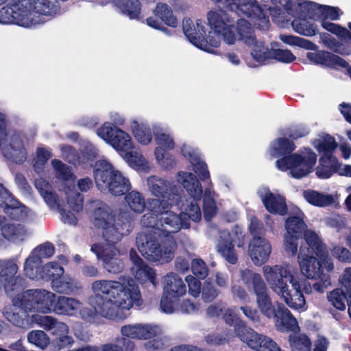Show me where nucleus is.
Segmentation results:
<instances>
[{"instance_id": "1", "label": "nucleus", "mask_w": 351, "mask_h": 351, "mask_svg": "<svg viewBox=\"0 0 351 351\" xmlns=\"http://www.w3.org/2000/svg\"><path fill=\"white\" fill-rule=\"evenodd\" d=\"M93 295L89 298L93 308L80 307V317L88 323H93L97 315L108 319H123V311L130 310L135 304H141L140 290L130 277L121 276L117 280H97L91 284Z\"/></svg>"}, {"instance_id": "2", "label": "nucleus", "mask_w": 351, "mask_h": 351, "mask_svg": "<svg viewBox=\"0 0 351 351\" xmlns=\"http://www.w3.org/2000/svg\"><path fill=\"white\" fill-rule=\"evenodd\" d=\"M208 24L211 29L206 35L201 21L194 27L191 19L183 21V31L188 40L197 48L213 53L212 47H218L221 40L227 45H235L237 41L252 43L254 40L251 23L244 19L237 21L223 10H210L207 13Z\"/></svg>"}, {"instance_id": "3", "label": "nucleus", "mask_w": 351, "mask_h": 351, "mask_svg": "<svg viewBox=\"0 0 351 351\" xmlns=\"http://www.w3.org/2000/svg\"><path fill=\"white\" fill-rule=\"evenodd\" d=\"M263 274L271 290L292 309L304 311L307 307L302 289L311 293V285L302 283L298 271L289 265H265Z\"/></svg>"}, {"instance_id": "4", "label": "nucleus", "mask_w": 351, "mask_h": 351, "mask_svg": "<svg viewBox=\"0 0 351 351\" xmlns=\"http://www.w3.org/2000/svg\"><path fill=\"white\" fill-rule=\"evenodd\" d=\"M295 149L292 141L286 138H278L271 143L269 154L272 158L283 156L276 162L279 170H289L291 177L302 178L313 171L317 155L309 148H303L297 153L290 154Z\"/></svg>"}, {"instance_id": "5", "label": "nucleus", "mask_w": 351, "mask_h": 351, "mask_svg": "<svg viewBox=\"0 0 351 351\" xmlns=\"http://www.w3.org/2000/svg\"><path fill=\"white\" fill-rule=\"evenodd\" d=\"M56 295L45 289H29L12 298V304L6 306L3 314L16 326L23 324L29 312L50 313L52 312Z\"/></svg>"}, {"instance_id": "6", "label": "nucleus", "mask_w": 351, "mask_h": 351, "mask_svg": "<svg viewBox=\"0 0 351 351\" xmlns=\"http://www.w3.org/2000/svg\"><path fill=\"white\" fill-rule=\"evenodd\" d=\"M132 219V215L125 208L110 211L103 207L95 210L94 213V225L102 230V236L106 242L104 244L105 246H114L128 234Z\"/></svg>"}, {"instance_id": "7", "label": "nucleus", "mask_w": 351, "mask_h": 351, "mask_svg": "<svg viewBox=\"0 0 351 351\" xmlns=\"http://www.w3.org/2000/svg\"><path fill=\"white\" fill-rule=\"evenodd\" d=\"M35 186L51 209H59L62 222L69 225L76 224L77 213L83 208V199L79 193L71 189L66 191L67 204L62 206L58 202L52 186L47 180L41 178L36 179Z\"/></svg>"}, {"instance_id": "8", "label": "nucleus", "mask_w": 351, "mask_h": 351, "mask_svg": "<svg viewBox=\"0 0 351 351\" xmlns=\"http://www.w3.org/2000/svg\"><path fill=\"white\" fill-rule=\"evenodd\" d=\"M147 189L156 198L148 200V208L152 212H160L171 208L173 205L180 206L182 189L175 182L158 176H150L146 179Z\"/></svg>"}, {"instance_id": "9", "label": "nucleus", "mask_w": 351, "mask_h": 351, "mask_svg": "<svg viewBox=\"0 0 351 351\" xmlns=\"http://www.w3.org/2000/svg\"><path fill=\"white\" fill-rule=\"evenodd\" d=\"M94 176L99 191L114 196L125 194L132 187L129 179L106 160L96 162Z\"/></svg>"}, {"instance_id": "10", "label": "nucleus", "mask_w": 351, "mask_h": 351, "mask_svg": "<svg viewBox=\"0 0 351 351\" xmlns=\"http://www.w3.org/2000/svg\"><path fill=\"white\" fill-rule=\"evenodd\" d=\"M158 233L141 232L136 237V245L141 254L149 261L167 263L173 258L177 245L175 241L168 239L160 243Z\"/></svg>"}, {"instance_id": "11", "label": "nucleus", "mask_w": 351, "mask_h": 351, "mask_svg": "<svg viewBox=\"0 0 351 351\" xmlns=\"http://www.w3.org/2000/svg\"><path fill=\"white\" fill-rule=\"evenodd\" d=\"M242 282L248 287H252L256 296V304L262 314L268 318L274 317L276 313L267 293V288L260 274L249 269L240 271Z\"/></svg>"}, {"instance_id": "12", "label": "nucleus", "mask_w": 351, "mask_h": 351, "mask_svg": "<svg viewBox=\"0 0 351 351\" xmlns=\"http://www.w3.org/2000/svg\"><path fill=\"white\" fill-rule=\"evenodd\" d=\"M28 3V0H9L8 4L0 9V23L31 27L43 23L38 16L25 8Z\"/></svg>"}, {"instance_id": "13", "label": "nucleus", "mask_w": 351, "mask_h": 351, "mask_svg": "<svg viewBox=\"0 0 351 351\" xmlns=\"http://www.w3.org/2000/svg\"><path fill=\"white\" fill-rule=\"evenodd\" d=\"M0 137V148L8 159L21 163L25 160L27 152L25 148L26 138L23 132L5 130Z\"/></svg>"}, {"instance_id": "14", "label": "nucleus", "mask_w": 351, "mask_h": 351, "mask_svg": "<svg viewBox=\"0 0 351 351\" xmlns=\"http://www.w3.org/2000/svg\"><path fill=\"white\" fill-rule=\"evenodd\" d=\"M225 8L238 15L249 18L254 25L261 29H266L269 27V18L256 0H230V5H226Z\"/></svg>"}, {"instance_id": "15", "label": "nucleus", "mask_w": 351, "mask_h": 351, "mask_svg": "<svg viewBox=\"0 0 351 351\" xmlns=\"http://www.w3.org/2000/svg\"><path fill=\"white\" fill-rule=\"evenodd\" d=\"M97 134L119 152L122 156L133 147L130 135L117 126H113L111 123H104L97 129Z\"/></svg>"}, {"instance_id": "16", "label": "nucleus", "mask_w": 351, "mask_h": 351, "mask_svg": "<svg viewBox=\"0 0 351 351\" xmlns=\"http://www.w3.org/2000/svg\"><path fill=\"white\" fill-rule=\"evenodd\" d=\"M0 205L4 206V212L14 220L30 223L36 219L35 213L14 199L1 184H0Z\"/></svg>"}, {"instance_id": "17", "label": "nucleus", "mask_w": 351, "mask_h": 351, "mask_svg": "<svg viewBox=\"0 0 351 351\" xmlns=\"http://www.w3.org/2000/svg\"><path fill=\"white\" fill-rule=\"evenodd\" d=\"M303 216V213L296 209L295 215L289 217L286 221L287 234L284 237V248L287 253L292 256L298 252V239L306 228Z\"/></svg>"}, {"instance_id": "18", "label": "nucleus", "mask_w": 351, "mask_h": 351, "mask_svg": "<svg viewBox=\"0 0 351 351\" xmlns=\"http://www.w3.org/2000/svg\"><path fill=\"white\" fill-rule=\"evenodd\" d=\"M315 246L307 245L306 241L302 243L298 254V261L302 274L308 278H319L324 274L319 261L314 256Z\"/></svg>"}, {"instance_id": "19", "label": "nucleus", "mask_w": 351, "mask_h": 351, "mask_svg": "<svg viewBox=\"0 0 351 351\" xmlns=\"http://www.w3.org/2000/svg\"><path fill=\"white\" fill-rule=\"evenodd\" d=\"M90 250L95 253L99 261L102 262L104 268L109 273L117 274L123 269V263L119 258V251L114 246H105L95 243Z\"/></svg>"}, {"instance_id": "20", "label": "nucleus", "mask_w": 351, "mask_h": 351, "mask_svg": "<svg viewBox=\"0 0 351 351\" xmlns=\"http://www.w3.org/2000/svg\"><path fill=\"white\" fill-rule=\"evenodd\" d=\"M161 326L153 323L125 324L120 328L122 336L132 339L148 340L162 333Z\"/></svg>"}, {"instance_id": "21", "label": "nucleus", "mask_w": 351, "mask_h": 351, "mask_svg": "<svg viewBox=\"0 0 351 351\" xmlns=\"http://www.w3.org/2000/svg\"><path fill=\"white\" fill-rule=\"evenodd\" d=\"M159 215V232L158 236H167L169 234L178 232L182 228H189L190 223L181 214L179 215L165 208L160 212H153Z\"/></svg>"}, {"instance_id": "22", "label": "nucleus", "mask_w": 351, "mask_h": 351, "mask_svg": "<svg viewBox=\"0 0 351 351\" xmlns=\"http://www.w3.org/2000/svg\"><path fill=\"white\" fill-rule=\"evenodd\" d=\"M54 254L53 245L46 242L36 247L26 259L24 264L25 275L30 279L38 278V267L41 263L42 258H49Z\"/></svg>"}, {"instance_id": "23", "label": "nucleus", "mask_w": 351, "mask_h": 351, "mask_svg": "<svg viewBox=\"0 0 351 351\" xmlns=\"http://www.w3.org/2000/svg\"><path fill=\"white\" fill-rule=\"evenodd\" d=\"M19 267L14 259L0 260V287L8 293L21 283L22 278L16 275Z\"/></svg>"}, {"instance_id": "24", "label": "nucleus", "mask_w": 351, "mask_h": 351, "mask_svg": "<svg viewBox=\"0 0 351 351\" xmlns=\"http://www.w3.org/2000/svg\"><path fill=\"white\" fill-rule=\"evenodd\" d=\"M242 238L241 234H239L237 231L230 233L227 230H223L220 232L217 250L231 264L236 263L238 259L233 243H236V239H237L239 240L237 246L242 247L243 245Z\"/></svg>"}, {"instance_id": "25", "label": "nucleus", "mask_w": 351, "mask_h": 351, "mask_svg": "<svg viewBox=\"0 0 351 351\" xmlns=\"http://www.w3.org/2000/svg\"><path fill=\"white\" fill-rule=\"evenodd\" d=\"M322 26L328 32L339 36L341 39L345 41L351 40V33L346 28L343 27L337 24L331 23L328 21L337 20L339 16L342 14L340 10L336 7L322 5Z\"/></svg>"}, {"instance_id": "26", "label": "nucleus", "mask_w": 351, "mask_h": 351, "mask_svg": "<svg viewBox=\"0 0 351 351\" xmlns=\"http://www.w3.org/2000/svg\"><path fill=\"white\" fill-rule=\"evenodd\" d=\"M271 252L270 243L263 237H254L248 246V254L255 265L261 266L267 261Z\"/></svg>"}, {"instance_id": "27", "label": "nucleus", "mask_w": 351, "mask_h": 351, "mask_svg": "<svg viewBox=\"0 0 351 351\" xmlns=\"http://www.w3.org/2000/svg\"><path fill=\"white\" fill-rule=\"evenodd\" d=\"M258 194L264 204L266 209L271 213L284 215L287 212V205L285 198L280 195L272 193L265 186H261Z\"/></svg>"}, {"instance_id": "28", "label": "nucleus", "mask_w": 351, "mask_h": 351, "mask_svg": "<svg viewBox=\"0 0 351 351\" xmlns=\"http://www.w3.org/2000/svg\"><path fill=\"white\" fill-rule=\"evenodd\" d=\"M176 181L186 190L189 195L195 201L202 197V186L195 174L184 171H180L176 176Z\"/></svg>"}, {"instance_id": "29", "label": "nucleus", "mask_w": 351, "mask_h": 351, "mask_svg": "<svg viewBox=\"0 0 351 351\" xmlns=\"http://www.w3.org/2000/svg\"><path fill=\"white\" fill-rule=\"evenodd\" d=\"M130 258L132 262L131 271L134 277L141 282L149 280L155 285L154 271L138 256L133 249L130 251Z\"/></svg>"}, {"instance_id": "30", "label": "nucleus", "mask_w": 351, "mask_h": 351, "mask_svg": "<svg viewBox=\"0 0 351 351\" xmlns=\"http://www.w3.org/2000/svg\"><path fill=\"white\" fill-rule=\"evenodd\" d=\"M28 2L25 8L33 14L38 16L43 21V23L44 21L41 15L54 16L61 12V8L57 0H28Z\"/></svg>"}, {"instance_id": "31", "label": "nucleus", "mask_w": 351, "mask_h": 351, "mask_svg": "<svg viewBox=\"0 0 351 351\" xmlns=\"http://www.w3.org/2000/svg\"><path fill=\"white\" fill-rule=\"evenodd\" d=\"M181 152L183 156L190 161L193 170L202 180H210V173L207 165L201 159L197 149L184 144L181 147Z\"/></svg>"}, {"instance_id": "32", "label": "nucleus", "mask_w": 351, "mask_h": 351, "mask_svg": "<svg viewBox=\"0 0 351 351\" xmlns=\"http://www.w3.org/2000/svg\"><path fill=\"white\" fill-rule=\"evenodd\" d=\"M82 303L79 300L64 295L57 296L52 312L57 315L75 316Z\"/></svg>"}, {"instance_id": "33", "label": "nucleus", "mask_w": 351, "mask_h": 351, "mask_svg": "<svg viewBox=\"0 0 351 351\" xmlns=\"http://www.w3.org/2000/svg\"><path fill=\"white\" fill-rule=\"evenodd\" d=\"M163 294L174 298H180L186 293L182 279L174 273H169L162 279Z\"/></svg>"}, {"instance_id": "34", "label": "nucleus", "mask_w": 351, "mask_h": 351, "mask_svg": "<svg viewBox=\"0 0 351 351\" xmlns=\"http://www.w3.org/2000/svg\"><path fill=\"white\" fill-rule=\"evenodd\" d=\"M304 240L307 245L315 246V255L319 258V261L323 262L327 270H332L334 267L333 263L331 258L328 257L326 247L317 234L312 230H306L304 231Z\"/></svg>"}, {"instance_id": "35", "label": "nucleus", "mask_w": 351, "mask_h": 351, "mask_svg": "<svg viewBox=\"0 0 351 351\" xmlns=\"http://www.w3.org/2000/svg\"><path fill=\"white\" fill-rule=\"evenodd\" d=\"M307 59L313 64H322L328 67L337 68L347 66V62L339 56L328 51L308 52Z\"/></svg>"}, {"instance_id": "36", "label": "nucleus", "mask_w": 351, "mask_h": 351, "mask_svg": "<svg viewBox=\"0 0 351 351\" xmlns=\"http://www.w3.org/2000/svg\"><path fill=\"white\" fill-rule=\"evenodd\" d=\"M235 335L249 348L256 350L260 347L264 335L256 332L252 328L247 327L245 322H239L236 326Z\"/></svg>"}, {"instance_id": "37", "label": "nucleus", "mask_w": 351, "mask_h": 351, "mask_svg": "<svg viewBox=\"0 0 351 351\" xmlns=\"http://www.w3.org/2000/svg\"><path fill=\"white\" fill-rule=\"evenodd\" d=\"M51 287L58 293L71 295L82 289L81 283L69 276H61L52 279Z\"/></svg>"}, {"instance_id": "38", "label": "nucleus", "mask_w": 351, "mask_h": 351, "mask_svg": "<svg viewBox=\"0 0 351 351\" xmlns=\"http://www.w3.org/2000/svg\"><path fill=\"white\" fill-rule=\"evenodd\" d=\"M292 351H311V341L305 335H300L291 342ZM328 341L325 337H319L315 341L314 351H326Z\"/></svg>"}, {"instance_id": "39", "label": "nucleus", "mask_w": 351, "mask_h": 351, "mask_svg": "<svg viewBox=\"0 0 351 351\" xmlns=\"http://www.w3.org/2000/svg\"><path fill=\"white\" fill-rule=\"evenodd\" d=\"M287 11L289 14L295 17L291 23L295 32L306 36H312L316 34V25L307 20L306 17L301 16V14L298 12L293 11L292 6L289 8V10Z\"/></svg>"}, {"instance_id": "40", "label": "nucleus", "mask_w": 351, "mask_h": 351, "mask_svg": "<svg viewBox=\"0 0 351 351\" xmlns=\"http://www.w3.org/2000/svg\"><path fill=\"white\" fill-rule=\"evenodd\" d=\"M276 318V326L281 331H296L298 324L296 319L291 312L285 306H279L275 317Z\"/></svg>"}, {"instance_id": "41", "label": "nucleus", "mask_w": 351, "mask_h": 351, "mask_svg": "<svg viewBox=\"0 0 351 351\" xmlns=\"http://www.w3.org/2000/svg\"><path fill=\"white\" fill-rule=\"evenodd\" d=\"M252 35L254 37L253 42L250 44H244L252 47L251 56L253 60H255L256 62H257L258 64H263L267 60L272 58L273 49H269L263 44V43L256 40L253 28Z\"/></svg>"}, {"instance_id": "42", "label": "nucleus", "mask_w": 351, "mask_h": 351, "mask_svg": "<svg viewBox=\"0 0 351 351\" xmlns=\"http://www.w3.org/2000/svg\"><path fill=\"white\" fill-rule=\"evenodd\" d=\"M130 129L135 139L141 145H147L152 142L151 129L145 122L134 119L131 121Z\"/></svg>"}, {"instance_id": "43", "label": "nucleus", "mask_w": 351, "mask_h": 351, "mask_svg": "<svg viewBox=\"0 0 351 351\" xmlns=\"http://www.w3.org/2000/svg\"><path fill=\"white\" fill-rule=\"evenodd\" d=\"M1 234L5 239L16 243L25 239L27 230L23 225L9 223L1 228Z\"/></svg>"}, {"instance_id": "44", "label": "nucleus", "mask_w": 351, "mask_h": 351, "mask_svg": "<svg viewBox=\"0 0 351 351\" xmlns=\"http://www.w3.org/2000/svg\"><path fill=\"white\" fill-rule=\"evenodd\" d=\"M303 197L309 204L318 207L328 206L335 202L332 195L323 194L313 190L304 191Z\"/></svg>"}, {"instance_id": "45", "label": "nucleus", "mask_w": 351, "mask_h": 351, "mask_svg": "<svg viewBox=\"0 0 351 351\" xmlns=\"http://www.w3.org/2000/svg\"><path fill=\"white\" fill-rule=\"evenodd\" d=\"M114 5L122 13L131 19L139 18L141 11V3L139 0H114Z\"/></svg>"}, {"instance_id": "46", "label": "nucleus", "mask_w": 351, "mask_h": 351, "mask_svg": "<svg viewBox=\"0 0 351 351\" xmlns=\"http://www.w3.org/2000/svg\"><path fill=\"white\" fill-rule=\"evenodd\" d=\"M63 267L56 262H49L39 269L38 267V278L44 280H52L55 278H58L64 274Z\"/></svg>"}, {"instance_id": "47", "label": "nucleus", "mask_w": 351, "mask_h": 351, "mask_svg": "<svg viewBox=\"0 0 351 351\" xmlns=\"http://www.w3.org/2000/svg\"><path fill=\"white\" fill-rule=\"evenodd\" d=\"M322 7L313 2H302L294 5L295 12L301 14V16L306 17L317 20L322 18Z\"/></svg>"}, {"instance_id": "48", "label": "nucleus", "mask_w": 351, "mask_h": 351, "mask_svg": "<svg viewBox=\"0 0 351 351\" xmlns=\"http://www.w3.org/2000/svg\"><path fill=\"white\" fill-rule=\"evenodd\" d=\"M126 205L134 213H142L146 206L144 196L142 193L136 191H132L126 193L125 196Z\"/></svg>"}, {"instance_id": "49", "label": "nucleus", "mask_w": 351, "mask_h": 351, "mask_svg": "<svg viewBox=\"0 0 351 351\" xmlns=\"http://www.w3.org/2000/svg\"><path fill=\"white\" fill-rule=\"evenodd\" d=\"M212 186L213 183L210 180L209 187L204 190V193L203 195V209L204 217L207 221H209L217 213L216 203L213 197L215 193L210 189Z\"/></svg>"}, {"instance_id": "50", "label": "nucleus", "mask_w": 351, "mask_h": 351, "mask_svg": "<svg viewBox=\"0 0 351 351\" xmlns=\"http://www.w3.org/2000/svg\"><path fill=\"white\" fill-rule=\"evenodd\" d=\"M123 157L129 165L133 168L142 171H147L150 168L149 162L141 153L128 151Z\"/></svg>"}, {"instance_id": "51", "label": "nucleus", "mask_w": 351, "mask_h": 351, "mask_svg": "<svg viewBox=\"0 0 351 351\" xmlns=\"http://www.w3.org/2000/svg\"><path fill=\"white\" fill-rule=\"evenodd\" d=\"M313 144L317 151L322 153L323 156L332 154V152L337 146L334 138L329 135H325L319 137L315 140Z\"/></svg>"}, {"instance_id": "52", "label": "nucleus", "mask_w": 351, "mask_h": 351, "mask_svg": "<svg viewBox=\"0 0 351 351\" xmlns=\"http://www.w3.org/2000/svg\"><path fill=\"white\" fill-rule=\"evenodd\" d=\"M156 160L164 169H171L176 166V160L173 156L167 152L163 148L157 147L154 151Z\"/></svg>"}, {"instance_id": "53", "label": "nucleus", "mask_w": 351, "mask_h": 351, "mask_svg": "<svg viewBox=\"0 0 351 351\" xmlns=\"http://www.w3.org/2000/svg\"><path fill=\"white\" fill-rule=\"evenodd\" d=\"M279 38L284 43L289 45L298 46L309 50H315L317 48V45L312 42L300 37L292 35L280 34L279 36Z\"/></svg>"}, {"instance_id": "54", "label": "nucleus", "mask_w": 351, "mask_h": 351, "mask_svg": "<svg viewBox=\"0 0 351 351\" xmlns=\"http://www.w3.org/2000/svg\"><path fill=\"white\" fill-rule=\"evenodd\" d=\"M155 14L167 25L176 27L178 24L176 18L169 6L165 3H158L155 10Z\"/></svg>"}, {"instance_id": "55", "label": "nucleus", "mask_w": 351, "mask_h": 351, "mask_svg": "<svg viewBox=\"0 0 351 351\" xmlns=\"http://www.w3.org/2000/svg\"><path fill=\"white\" fill-rule=\"evenodd\" d=\"M52 154L50 149L40 146L38 147L36 152V157L34 158V169L38 173H41L48 161L51 158Z\"/></svg>"}, {"instance_id": "56", "label": "nucleus", "mask_w": 351, "mask_h": 351, "mask_svg": "<svg viewBox=\"0 0 351 351\" xmlns=\"http://www.w3.org/2000/svg\"><path fill=\"white\" fill-rule=\"evenodd\" d=\"M27 341L31 344L44 350L50 343L48 335L43 330H34L27 334Z\"/></svg>"}, {"instance_id": "57", "label": "nucleus", "mask_w": 351, "mask_h": 351, "mask_svg": "<svg viewBox=\"0 0 351 351\" xmlns=\"http://www.w3.org/2000/svg\"><path fill=\"white\" fill-rule=\"evenodd\" d=\"M197 202V201L193 200L190 204L182 205L181 215L187 221L189 219L193 221L197 222L201 219V210Z\"/></svg>"}, {"instance_id": "58", "label": "nucleus", "mask_w": 351, "mask_h": 351, "mask_svg": "<svg viewBox=\"0 0 351 351\" xmlns=\"http://www.w3.org/2000/svg\"><path fill=\"white\" fill-rule=\"evenodd\" d=\"M51 166L54 170L55 176L62 180L69 181L73 177L71 169L61 160L53 159L51 162Z\"/></svg>"}, {"instance_id": "59", "label": "nucleus", "mask_w": 351, "mask_h": 351, "mask_svg": "<svg viewBox=\"0 0 351 351\" xmlns=\"http://www.w3.org/2000/svg\"><path fill=\"white\" fill-rule=\"evenodd\" d=\"M98 149L91 143H87L80 155V165L89 164L92 165V162L98 156Z\"/></svg>"}, {"instance_id": "60", "label": "nucleus", "mask_w": 351, "mask_h": 351, "mask_svg": "<svg viewBox=\"0 0 351 351\" xmlns=\"http://www.w3.org/2000/svg\"><path fill=\"white\" fill-rule=\"evenodd\" d=\"M329 302L337 309L343 311L346 309V295L340 289H336L328 294Z\"/></svg>"}, {"instance_id": "61", "label": "nucleus", "mask_w": 351, "mask_h": 351, "mask_svg": "<svg viewBox=\"0 0 351 351\" xmlns=\"http://www.w3.org/2000/svg\"><path fill=\"white\" fill-rule=\"evenodd\" d=\"M149 213L144 214L141 218V224L143 227L150 228L152 229V234L159 232V215L154 213L149 210Z\"/></svg>"}, {"instance_id": "62", "label": "nucleus", "mask_w": 351, "mask_h": 351, "mask_svg": "<svg viewBox=\"0 0 351 351\" xmlns=\"http://www.w3.org/2000/svg\"><path fill=\"white\" fill-rule=\"evenodd\" d=\"M179 298H174L162 294L160 301L161 310L168 314L175 313L178 309Z\"/></svg>"}, {"instance_id": "63", "label": "nucleus", "mask_w": 351, "mask_h": 351, "mask_svg": "<svg viewBox=\"0 0 351 351\" xmlns=\"http://www.w3.org/2000/svg\"><path fill=\"white\" fill-rule=\"evenodd\" d=\"M110 343L114 351H133L135 349L134 342L123 336L117 337L114 342Z\"/></svg>"}, {"instance_id": "64", "label": "nucleus", "mask_w": 351, "mask_h": 351, "mask_svg": "<svg viewBox=\"0 0 351 351\" xmlns=\"http://www.w3.org/2000/svg\"><path fill=\"white\" fill-rule=\"evenodd\" d=\"M191 269L193 274L199 278L204 279L208 276V269L204 261L200 258L192 261Z\"/></svg>"}]
</instances>
